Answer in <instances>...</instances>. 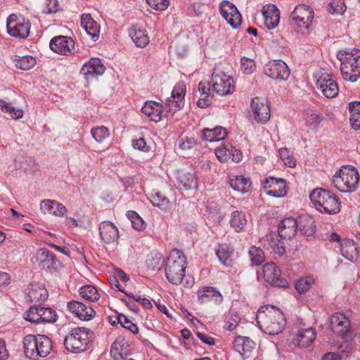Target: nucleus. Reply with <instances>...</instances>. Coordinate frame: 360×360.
Wrapping results in <instances>:
<instances>
[{"label":"nucleus","mask_w":360,"mask_h":360,"mask_svg":"<svg viewBox=\"0 0 360 360\" xmlns=\"http://www.w3.org/2000/svg\"><path fill=\"white\" fill-rule=\"evenodd\" d=\"M257 323L264 333L274 335L283 330L285 326V319L279 309L268 305L258 310Z\"/></svg>","instance_id":"obj_1"},{"label":"nucleus","mask_w":360,"mask_h":360,"mask_svg":"<svg viewBox=\"0 0 360 360\" xmlns=\"http://www.w3.org/2000/svg\"><path fill=\"white\" fill-rule=\"evenodd\" d=\"M340 71L345 81L355 82L360 78V51L357 49L340 50L337 53Z\"/></svg>","instance_id":"obj_2"},{"label":"nucleus","mask_w":360,"mask_h":360,"mask_svg":"<svg viewBox=\"0 0 360 360\" xmlns=\"http://www.w3.org/2000/svg\"><path fill=\"white\" fill-rule=\"evenodd\" d=\"M186 259L181 250H172L167 257L165 272L167 280L174 285L181 283L185 276Z\"/></svg>","instance_id":"obj_3"},{"label":"nucleus","mask_w":360,"mask_h":360,"mask_svg":"<svg viewBox=\"0 0 360 360\" xmlns=\"http://www.w3.org/2000/svg\"><path fill=\"white\" fill-rule=\"evenodd\" d=\"M23 347L25 355L35 360L50 354L52 342L50 338L44 335H28L23 339Z\"/></svg>","instance_id":"obj_4"},{"label":"nucleus","mask_w":360,"mask_h":360,"mask_svg":"<svg viewBox=\"0 0 360 360\" xmlns=\"http://www.w3.org/2000/svg\"><path fill=\"white\" fill-rule=\"evenodd\" d=\"M309 198L316 210L321 212L334 214L340 211V201L330 191L316 188L310 193Z\"/></svg>","instance_id":"obj_5"},{"label":"nucleus","mask_w":360,"mask_h":360,"mask_svg":"<svg viewBox=\"0 0 360 360\" xmlns=\"http://www.w3.org/2000/svg\"><path fill=\"white\" fill-rule=\"evenodd\" d=\"M91 331L84 327L72 328L64 339V345L69 352L81 353L89 348Z\"/></svg>","instance_id":"obj_6"},{"label":"nucleus","mask_w":360,"mask_h":360,"mask_svg":"<svg viewBox=\"0 0 360 360\" xmlns=\"http://www.w3.org/2000/svg\"><path fill=\"white\" fill-rule=\"evenodd\" d=\"M359 182V175L357 169L349 165L342 167L333 179L334 186L342 193L355 191L358 187Z\"/></svg>","instance_id":"obj_7"},{"label":"nucleus","mask_w":360,"mask_h":360,"mask_svg":"<svg viewBox=\"0 0 360 360\" xmlns=\"http://www.w3.org/2000/svg\"><path fill=\"white\" fill-rule=\"evenodd\" d=\"M56 311L50 308L34 305L26 311L24 318L33 323H54L57 321Z\"/></svg>","instance_id":"obj_8"},{"label":"nucleus","mask_w":360,"mask_h":360,"mask_svg":"<svg viewBox=\"0 0 360 360\" xmlns=\"http://www.w3.org/2000/svg\"><path fill=\"white\" fill-rule=\"evenodd\" d=\"M211 83L212 91L219 96H226L234 91L233 80L232 77L228 76L224 72L214 69Z\"/></svg>","instance_id":"obj_9"},{"label":"nucleus","mask_w":360,"mask_h":360,"mask_svg":"<svg viewBox=\"0 0 360 360\" xmlns=\"http://www.w3.org/2000/svg\"><path fill=\"white\" fill-rule=\"evenodd\" d=\"M264 74L276 81H286L290 76V70L282 60L269 61L264 67Z\"/></svg>","instance_id":"obj_10"},{"label":"nucleus","mask_w":360,"mask_h":360,"mask_svg":"<svg viewBox=\"0 0 360 360\" xmlns=\"http://www.w3.org/2000/svg\"><path fill=\"white\" fill-rule=\"evenodd\" d=\"M290 18L300 28L309 29L314 19V11L305 4H299L290 14Z\"/></svg>","instance_id":"obj_11"},{"label":"nucleus","mask_w":360,"mask_h":360,"mask_svg":"<svg viewBox=\"0 0 360 360\" xmlns=\"http://www.w3.org/2000/svg\"><path fill=\"white\" fill-rule=\"evenodd\" d=\"M281 270L274 262L267 263L263 266V276L266 282L274 287L286 288L289 283L281 277Z\"/></svg>","instance_id":"obj_12"},{"label":"nucleus","mask_w":360,"mask_h":360,"mask_svg":"<svg viewBox=\"0 0 360 360\" xmlns=\"http://www.w3.org/2000/svg\"><path fill=\"white\" fill-rule=\"evenodd\" d=\"M186 85L184 82L177 83L172 89L171 96L166 99L165 107L168 112L174 113L184 105Z\"/></svg>","instance_id":"obj_13"},{"label":"nucleus","mask_w":360,"mask_h":360,"mask_svg":"<svg viewBox=\"0 0 360 360\" xmlns=\"http://www.w3.org/2000/svg\"><path fill=\"white\" fill-rule=\"evenodd\" d=\"M220 13L232 27L237 28L241 25V15L233 3L229 1H223L220 4Z\"/></svg>","instance_id":"obj_14"},{"label":"nucleus","mask_w":360,"mask_h":360,"mask_svg":"<svg viewBox=\"0 0 360 360\" xmlns=\"http://www.w3.org/2000/svg\"><path fill=\"white\" fill-rule=\"evenodd\" d=\"M317 89H319L323 95L327 98H335L338 96L339 88L336 81L328 75H323L316 82Z\"/></svg>","instance_id":"obj_15"},{"label":"nucleus","mask_w":360,"mask_h":360,"mask_svg":"<svg viewBox=\"0 0 360 360\" xmlns=\"http://www.w3.org/2000/svg\"><path fill=\"white\" fill-rule=\"evenodd\" d=\"M51 49L59 54L72 53L75 49V42L71 37L59 35L53 37L49 44Z\"/></svg>","instance_id":"obj_16"},{"label":"nucleus","mask_w":360,"mask_h":360,"mask_svg":"<svg viewBox=\"0 0 360 360\" xmlns=\"http://www.w3.org/2000/svg\"><path fill=\"white\" fill-rule=\"evenodd\" d=\"M285 181L283 179L268 177L265 180L264 188L266 193L270 196L280 198L286 194Z\"/></svg>","instance_id":"obj_17"},{"label":"nucleus","mask_w":360,"mask_h":360,"mask_svg":"<svg viewBox=\"0 0 360 360\" xmlns=\"http://www.w3.org/2000/svg\"><path fill=\"white\" fill-rule=\"evenodd\" d=\"M251 108L254 117L258 122L266 123L270 118V108L269 105L258 97L252 99Z\"/></svg>","instance_id":"obj_18"},{"label":"nucleus","mask_w":360,"mask_h":360,"mask_svg":"<svg viewBox=\"0 0 360 360\" xmlns=\"http://www.w3.org/2000/svg\"><path fill=\"white\" fill-rule=\"evenodd\" d=\"M68 309L78 317L80 320L89 321L94 318L96 314L95 311L90 306H86L84 304L72 300L68 303Z\"/></svg>","instance_id":"obj_19"},{"label":"nucleus","mask_w":360,"mask_h":360,"mask_svg":"<svg viewBox=\"0 0 360 360\" xmlns=\"http://www.w3.org/2000/svg\"><path fill=\"white\" fill-rule=\"evenodd\" d=\"M105 70V68L100 59L91 58L82 66L81 74L85 77L86 79H90L102 75Z\"/></svg>","instance_id":"obj_20"},{"label":"nucleus","mask_w":360,"mask_h":360,"mask_svg":"<svg viewBox=\"0 0 360 360\" xmlns=\"http://www.w3.org/2000/svg\"><path fill=\"white\" fill-rule=\"evenodd\" d=\"M255 345V342L250 338L238 336L233 341V348L243 359H245L251 356Z\"/></svg>","instance_id":"obj_21"},{"label":"nucleus","mask_w":360,"mask_h":360,"mask_svg":"<svg viewBox=\"0 0 360 360\" xmlns=\"http://www.w3.org/2000/svg\"><path fill=\"white\" fill-rule=\"evenodd\" d=\"M141 112L145 114L150 120L158 122L162 117L167 116L164 114V106L158 102L147 101L141 108Z\"/></svg>","instance_id":"obj_22"},{"label":"nucleus","mask_w":360,"mask_h":360,"mask_svg":"<svg viewBox=\"0 0 360 360\" xmlns=\"http://www.w3.org/2000/svg\"><path fill=\"white\" fill-rule=\"evenodd\" d=\"M297 221L293 217H287L278 224V233L283 239H291L297 233Z\"/></svg>","instance_id":"obj_23"},{"label":"nucleus","mask_w":360,"mask_h":360,"mask_svg":"<svg viewBox=\"0 0 360 360\" xmlns=\"http://www.w3.org/2000/svg\"><path fill=\"white\" fill-rule=\"evenodd\" d=\"M35 259L39 265L43 269H57L60 264L54 255L46 248L39 249L36 252Z\"/></svg>","instance_id":"obj_24"},{"label":"nucleus","mask_w":360,"mask_h":360,"mask_svg":"<svg viewBox=\"0 0 360 360\" xmlns=\"http://www.w3.org/2000/svg\"><path fill=\"white\" fill-rule=\"evenodd\" d=\"M330 327L333 333L345 335L350 328V321L342 313H336L330 317Z\"/></svg>","instance_id":"obj_25"},{"label":"nucleus","mask_w":360,"mask_h":360,"mask_svg":"<svg viewBox=\"0 0 360 360\" xmlns=\"http://www.w3.org/2000/svg\"><path fill=\"white\" fill-rule=\"evenodd\" d=\"M99 233L101 239L106 243H112L119 238L117 227L109 221H104L100 224Z\"/></svg>","instance_id":"obj_26"},{"label":"nucleus","mask_w":360,"mask_h":360,"mask_svg":"<svg viewBox=\"0 0 360 360\" xmlns=\"http://www.w3.org/2000/svg\"><path fill=\"white\" fill-rule=\"evenodd\" d=\"M198 299L200 304L208 302H214L216 304H220L223 297L219 291L214 287H204L198 290Z\"/></svg>","instance_id":"obj_27"},{"label":"nucleus","mask_w":360,"mask_h":360,"mask_svg":"<svg viewBox=\"0 0 360 360\" xmlns=\"http://www.w3.org/2000/svg\"><path fill=\"white\" fill-rule=\"evenodd\" d=\"M40 209L44 214H50L56 217H63L68 212L67 208L61 202L54 200H43L40 202Z\"/></svg>","instance_id":"obj_28"},{"label":"nucleus","mask_w":360,"mask_h":360,"mask_svg":"<svg viewBox=\"0 0 360 360\" xmlns=\"http://www.w3.org/2000/svg\"><path fill=\"white\" fill-rule=\"evenodd\" d=\"M263 15L264 24L269 30L274 29L278 25L280 20V11L274 4L264 6Z\"/></svg>","instance_id":"obj_29"},{"label":"nucleus","mask_w":360,"mask_h":360,"mask_svg":"<svg viewBox=\"0 0 360 360\" xmlns=\"http://www.w3.org/2000/svg\"><path fill=\"white\" fill-rule=\"evenodd\" d=\"M130 355L129 345L122 338H117L112 345L110 356L115 360H124Z\"/></svg>","instance_id":"obj_30"},{"label":"nucleus","mask_w":360,"mask_h":360,"mask_svg":"<svg viewBox=\"0 0 360 360\" xmlns=\"http://www.w3.org/2000/svg\"><path fill=\"white\" fill-rule=\"evenodd\" d=\"M81 26L87 34L91 37L94 41L98 39L100 25L95 21L90 14H83L81 17Z\"/></svg>","instance_id":"obj_31"},{"label":"nucleus","mask_w":360,"mask_h":360,"mask_svg":"<svg viewBox=\"0 0 360 360\" xmlns=\"http://www.w3.org/2000/svg\"><path fill=\"white\" fill-rule=\"evenodd\" d=\"M316 333L313 328L300 329L297 334V338L294 340V343L300 347L306 348L309 347L314 341Z\"/></svg>","instance_id":"obj_32"},{"label":"nucleus","mask_w":360,"mask_h":360,"mask_svg":"<svg viewBox=\"0 0 360 360\" xmlns=\"http://www.w3.org/2000/svg\"><path fill=\"white\" fill-rule=\"evenodd\" d=\"M215 254L219 261L225 266H232L233 249L227 244H221L215 249Z\"/></svg>","instance_id":"obj_33"},{"label":"nucleus","mask_w":360,"mask_h":360,"mask_svg":"<svg viewBox=\"0 0 360 360\" xmlns=\"http://www.w3.org/2000/svg\"><path fill=\"white\" fill-rule=\"evenodd\" d=\"M198 91L200 93V98L197 101V105L200 108H204L209 106L212 103L210 98L211 89L210 82H200L198 84Z\"/></svg>","instance_id":"obj_34"},{"label":"nucleus","mask_w":360,"mask_h":360,"mask_svg":"<svg viewBox=\"0 0 360 360\" xmlns=\"http://www.w3.org/2000/svg\"><path fill=\"white\" fill-rule=\"evenodd\" d=\"M180 187L185 190L196 188L198 186L197 177L194 173L188 172H179L177 176Z\"/></svg>","instance_id":"obj_35"},{"label":"nucleus","mask_w":360,"mask_h":360,"mask_svg":"<svg viewBox=\"0 0 360 360\" xmlns=\"http://www.w3.org/2000/svg\"><path fill=\"white\" fill-rule=\"evenodd\" d=\"M227 133L225 128L217 127L214 129L205 128L202 131V139L209 142L218 141L224 139Z\"/></svg>","instance_id":"obj_36"},{"label":"nucleus","mask_w":360,"mask_h":360,"mask_svg":"<svg viewBox=\"0 0 360 360\" xmlns=\"http://www.w3.org/2000/svg\"><path fill=\"white\" fill-rule=\"evenodd\" d=\"M129 34L138 47H145L149 43L146 31L136 26H133L129 30Z\"/></svg>","instance_id":"obj_37"},{"label":"nucleus","mask_w":360,"mask_h":360,"mask_svg":"<svg viewBox=\"0 0 360 360\" xmlns=\"http://www.w3.org/2000/svg\"><path fill=\"white\" fill-rule=\"evenodd\" d=\"M248 220L244 212L241 210L233 211L231 214L230 225L235 231L239 233L242 231L246 224Z\"/></svg>","instance_id":"obj_38"},{"label":"nucleus","mask_w":360,"mask_h":360,"mask_svg":"<svg viewBox=\"0 0 360 360\" xmlns=\"http://www.w3.org/2000/svg\"><path fill=\"white\" fill-rule=\"evenodd\" d=\"M341 254L347 260L353 262L359 255V248L352 240H346L341 245Z\"/></svg>","instance_id":"obj_39"},{"label":"nucleus","mask_w":360,"mask_h":360,"mask_svg":"<svg viewBox=\"0 0 360 360\" xmlns=\"http://www.w3.org/2000/svg\"><path fill=\"white\" fill-rule=\"evenodd\" d=\"M30 30V24L29 22H25V20L22 21H18V23H15L12 28L8 33L13 37L25 39L29 36Z\"/></svg>","instance_id":"obj_40"},{"label":"nucleus","mask_w":360,"mask_h":360,"mask_svg":"<svg viewBox=\"0 0 360 360\" xmlns=\"http://www.w3.org/2000/svg\"><path fill=\"white\" fill-rule=\"evenodd\" d=\"M229 184L234 191L241 193H248L251 186L250 179L243 176H236L235 178L230 179Z\"/></svg>","instance_id":"obj_41"},{"label":"nucleus","mask_w":360,"mask_h":360,"mask_svg":"<svg viewBox=\"0 0 360 360\" xmlns=\"http://www.w3.org/2000/svg\"><path fill=\"white\" fill-rule=\"evenodd\" d=\"M27 295L31 302H44L48 297V292L43 286L32 285L28 290Z\"/></svg>","instance_id":"obj_42"},{"label":"nucleus","mask_w":360,"mask_h":360,"mask_svg":"<svg viewBox=\"0 0 360 360\" xmlns=\"http://www.w3.org/2000/svg\"><path fill=\"white\" fill-rule=\"evenodd\" d=\"M163 262L164 260L162 255L157 251H153L148 255L146 260V265L149 269L158 271L161 269L163 265Z\"/></svg>","instance_id":"obj_43"},{"label":"nucleus","mask_w":360,"mask_h":360,"mask_svg":"<svg viewBox=\"0 0 360 360\" xmlns=\"http://www.w3.org/2000/svg\"><path fill=\"white\" fill-rule=\"evenodd\" d=\"M323 119V115L317 110L309 109L306 112V125L311 129H316Z\"/></svg>","instance_id":"obj_44"},{"label":"nucleus","mask_w":360,"mask_h":360,"mask_svg":"<svg viewBox=\"0 0 360 360\" xmlns=\"http://www.w3.org/2000/svg\"><path fill=\"white\" fill-rule=\"evenodd\" d=\"M300 231L306 236H312L316 231L315 222L309 217H301L297 221Z\"/></svg>","instance_id":"obj_45"},{"label":"nucleus","mask_w":360,"mask_h":360,"mask_svg":"<svg viewBox=\"0 0 360 360\" xmlns=\"http://www.w3.org/2000/svg\"><path fill=\"white\" fill-rule=\"evenodd\" d=\"M279 235L269 234L266 236L269 245L274 252L279 256H283L285 252V248L283 242L279 239Z\"/></svg>","instance_id":"obj_46"},{"label":"nucleus","mask_w":360,"mask_h":360,"mask_svg":"<svg viewBox=\"0 0 360 360\" xmlns=\"http://www.w3.org/2000/svg\"><path fill=\"white\" fill-rule=\"evenodd\" d=\"M17 68L27 70L36 65V59L31 56H15L13 59Z\"/></svg>","instance_id":"obj_47"},{"label":"nucleus","mask_w":360,"mask_h":360,"mask_svg":"<svg viewBox=\"0 0 360 360\" xmlns=\"http://www.w3.org/2000/svg\"><path fill=\"white\" fill-rule=\"evenodd\" d=\"M248 257L252 265L259 266L264 262V253L260 248L251 247L248 251Z\"/></svg>","instance_id":"obj_48"},{"label":"nucleus","mask_w":360,"mask_h":360,"mask_svg":"<svg viewBox=\"0 0 360 360\" xmlns=\"http://www.w3.org/2000/svg\"><path fill=\"white\" fill-rule=\"evenodd\" d=\"M79 292L83 298L91 302L97 301L100 297L96 287L91 285L82 286L79 290Z\"/></svg>","instance_id":"obj_49"},{"label":"nucleus","mask_w":360,"mask_h":360,"mask_svg":"<svg viewBox=\"0 0 360 360\" xmlns=\"http://www.w3.org/2000/svg\"><path fill=\"white\" fill-rule=\"evenodd\" d=\"M0 108L4 112L8 113L13 119L18 120L23 116V111L21 109H17L6 101L0 99Z\"/></svg>","instance_id":"obj_50"},{"label":"nucleus","mask_w":360,"mask_h":360,"mask_svg":"<svg viewBox=\"0 0 360 360\" xmlns=\"http://www.w3.org/2000/svg\"><path fill=\"white\" fill-rule=\"evenodd\" d=\"M91 134L98 143H103L110 136L108 128L104 126H98L92 128L91 129Z\"/></svg>","instance_id":"obj_51"},{"label":"nucleus","mask_w":360,"mask_h":360,"mask_svg":"<svg viewBox=\"0 0 360 360\" xmlns=\"http://www.w3.org/2000/svg\"><path fill=\"white\" fill-rule=\"evenodd\" d=\"M345 11L346 6L343 0H332L328 6V11L332 14L342 15Z\"/></svg>","instance_id":"obj_52"},{"label":"nucleus","mask_w":360,"mask_h":360,"mask_svg":"<svg viewBox=\"0 0 360 360\" xmlns=\"http://www.w3.org/2000/svg\"><path fill=\"white\" fill-rule=\"evenodd\" d=\"M150 201L154 206L161 210H166L169 205L168 198L162 195L160 192H157L155 195H152Z\"/></svg>","instance_id":"obj_53"},{"label":"nucleus","mask_w":360,"mask_h":360,"mask_svg":"<svg viewBox=\"0 0 360 360\" xmlns=\"http://www.w3.org/2000/svg\"><path fill=\"white\" fill-rule=\"evenodd\" d=\"M278 153L281 159L286 166L289 167H295L296 160L288 149L285 148H281L279 149Z\"/></svg>","instance_id":"obj_54"},{"label":"nucleus","mask_w":360,"mask_h":360,"mask_svg":"<svg viewBox=\"0 0 360 360\" xmlns=\"http://www.w3.org/2000/svg\"><path fill=\"white\" fill-rule=\"evenodd\" d=\"M117 322L124 328L130 330L132 333L136 334L139 333V328L137 326L132 323L126 316L123 314H119L117 316Z\"/></svg>","instance_id":"obj_55"},{"label":"nucleus","mask_w":360,"mask_h":360,"mask_svg":"<svg viewBox=\"0 0 360 360\" xmlns=\"http://www.w3.org/2000/svg\"><path fill=\"white\" fill-rule=\"evenodd\" d=\"M312 283L313 280L310 277L301 278L296 281L295 288L299 293L302 294L311 288Z\"/></svg>","instance_id":"obj_56"},{"label":"nucleus","mask_w":360,"mask_h":360,"mask_svg":"<svg viewBox=\"0 0 360 360\" xmlns=\"http://www.w3.org/2000/svg\"><path fill=\"white\" fill-rule=\"evenodd\" d=\"M240 69L246 75L252 74L256 69L255 63L252 59L242 57L240 59Z\"/></svg>","instance_id":"obj_57"},{"label":"nucleus","mask_w":360,"mask_h":360,"mask_svg":"<svg viewBox=\"0 0 360 360\" xmlns=\"http://www.w3.org/2000/svg\"><path fill=\"white\" fill-rule=\"evenodd\" d=\"M231 149L226 147L219 148L215 150L217 158L221 162H226L231 158Z\"/></svg>","instance_id":"obj_58"},{"label":"nucleus","mask_w":360,"mask_h":360,"mask_svg":"<svg viewBox=\"0 0 360 360\" xmlns=\"http://www.w3.org/2000/svg\"><path fill=\"white\" fill-rule=\"evenodd\" d=\"M148 4L152 8L158 11L165 10L168 5V0H147Z\"/></svg>","instance_id":"obj_59"},{"label":"nucleus","mask_w":360,"mask_h":360,"mask_svg":"<svg viewBox=\"0 0 360 360\" xmlns=\"http://www.w3.org/2000/svg\"><path fill=\"white\" fill-rule=\"evenodd\" d=\"M132 146L134 149L143 152H148L150 150V148L147 146L145 139L142 137L133 140Z\"/></svg>","instance_id":"obj_60"},{"label":"nucleus","mask_w":360,"mask_h":360,"mask_svg":"<svg viewBox=\"0 0 360 360\" xmlns=\"http://www.w3.org/2000/svg\"><path fill=\"white\" fill-rule=\"evenodd\" d=\"M45 5L44 11L46 13H55L58 11V0H46Z\"/></svg>","instance_id":"obj_61"},{"label":"nucleus","mask_w":360,"mask_h":360,"mask_svg":"<svg viewBox=\"0 0 360 360\" xmlns=\"http://www.w3.org/2000/svg\"><path fill=\"white\" fill-rule=\"evenodd\" d=\"M349 120L354 129L358 130L360 129V113L355 112L353 115H350Z\"/></svg>","instance_id":"obj_62"},{"label":"nucleus","mask_w":360,"mask_h":360,"mask_svg":"<svg viewBox=\"0 0 360 360\" xmlns=\"http://www.w3.org/2000/svg\"><path fill=\"white\" fill-rule=\"evenodd\" d=\"M115 276L113 277L115 283H118V280L127 282L129 280V276L122 270L117 269L115 271Z\"/></svg>","instance_id":"obj_63"},{"label":"nucleus","mask_w":360,"mask_h":360,"mask_svg":"<svg viewBox=\"0 0 360 360\" xmlns=\"http://www.w3.org/2000/svg\"><path fill=\"white\" fill-rule=\"evenodd\" d=\"M231 158L234 162H239L243 158L241 151L236 148L231 147Z\"/></svg>","instance_id":"obj_64"}]
</instances>
